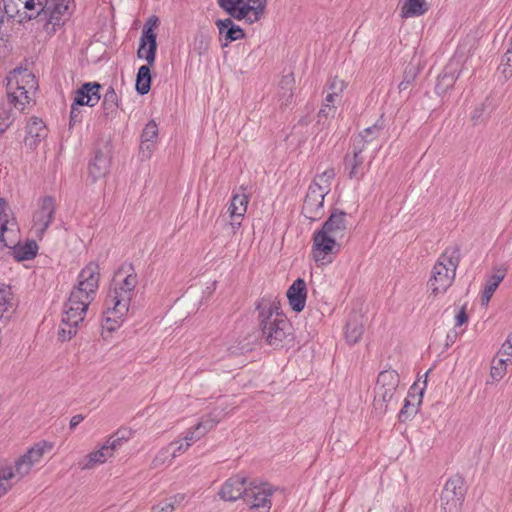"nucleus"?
Here are the masks:
<instances>
[{"label":"nucleus","instance_id":"nucleus-1","mask_svg":"<svg viewBox=\"0 0 512 512\" xmlns=\"http://www.w3.org/2000/svg\"><path fill=\"white\" fill-rule=\"evenodd\" d=\"M99 277V266L94 262H90L79 273L78 284L64 305L58 332L63 341L70 340L76 334L79 323L84 320L88 306L94 300L99 287Z\"/></svg>","mask_w":512,"mask_h":512},{"label":"nucleus","instance_id":"nucleus-2","mask_svg":"<svg viewBox=\"0 0 512 512\" xmlns=\"http://www.w3.org/2000/svg\"><path fill=\"white\" fill-rule=\"evenodd\" d=\"M138 277L132 264L125 263L114 273L105 300L102 326L108 331L120 327L129 312L132 299L136 295Z\"/></svg>","mask_w":512,"mask_h":512},{"label":"nucleus","instance_id":"nucleus-3","mask_svg":"<svg viewBox=\"0 0 512 512\" xmlns=\"http://www.w3.org/2000/svg\"><path fill=\"white\" fill-rule=\"evenodd\" d=\"M262 335L273 347H279L291 333V325L280 311V303L276 298L264 297L257 305Z\"/></svg>","mask_w":512,"mask_h":512},{"label":"nucleus","instance_id":"nucleus-4","mask_svg":"<svg viewBox=\"0 0 512 512\" xmlns=\"http://www.w3.org/2000/svg\"><path fill=\"white\" fill-rule=\"evenodd\" d=\"M26 10L29 19L40 17L48 33L55 32L62 18L70 14L73 0H18Z\"/></svg>","mask_w":512,"mask_h":512},{"label":"nucleus","instance_id":"nucleus-5","mask_svg":"<svg viewBox=\"0 0 512 512\" xmlns=\"http://www.w3.org/2000/svg\"><path fill=\"white\" fill-rule=\"evenodd\" d=\"M46 443H39L30 448L19 457L14 466L0 463V497L4 496L11 487L29 474L32 467L39 463L46 449H50Z\"/></svg>","mask_w":512,"mask_h":512},{"label":"nucleus","instance_id":"nucleus-6","mask_svg":"<svg viewBox=\"0 0 512 512\" xmlns=\"http://www.w3.org/2000/svg\"><path fill=\"white\" fill-rule=\"evenodd\" d=\"M460 262V250L451 246L444 250L434 264L428 286L434 296L444 294L453 284Z\"/></svg>","mask_w":512,"mask_h":512},{"label":"nucleus","instance_id":"nucleus-7","mask_svg":"<svg viewBox=\"0 0 512 512\" xmlns=\"http://www.w3.org/2000/svg\"><path fill=\"white\" fill-rule=\"evenodd\" d=\"M334 177V169H327L316 175L309 185L302 206V214L307 219L316 221L324 214V198L331 191Z\"/></svg>","mask_w":512,"mask_h":512},{"label":"nucleus","instance_id":"nucleus-8","mask_svg":"<svg viewBox=\"0 0 512 512\" xmlns=\"http://www.w3.org/2000/svg\"><path fill=\"white\" fill-rule=\"evenodd\" d=\"M6 80L9 102L17 109L23 110L36 91L35 76L26 68H16L8 74Z\"/></svg>","mask_w":512,"mask_h":512},{"label":"nucleus","instance_id":"nucleus-9","mask_svg":"<svg viewBox=\"0 0 512 512\" xmlns=\"http://www.w3.org/2000/svg\"><path fill=\"white\" fill-rule=\"evenodd\" d=\"M379 132L376 126L368 127L353 138L352 152L344 158V168L350 179L360 180L368 171L369 163H365L363 152L366 145L371 142Z\"/></svg>","mask_w":512,"mask_h":512},{"label":"nucleus","instance_id":"nucleus-10","mask_svg":"<svg viewBox=\"0 0 512 512\" xmlns=\"http://www.w3.org/2000/svg\"><path fill=\"white\" fill-rule=\"evenodd\" d=\"M222 411H218L217 409L205 415L201 418V420L193 427V429L189 430L183 440H179L176 442L170 443L165 448V453L171 456L169 460V464L172 459L176 456V452H183L188 449V447L195 441L202 438L206 433L212 430L222 419Z\"/></svg>","mask_w":512,"mask_h":512},{"label":"nucleus","instance_id":"nucleus-11","mask_svg":"<svg viewBox=\"0 0 512 512\" xmlns=\"http://www.w3.org/2000/svg\"><path fill=\"white\" fill-rule=\"evenodd\" d=\"M400 378L395 370H384L377 378L374 407L380 413H385L390 402L394 400Z\"/></svg>","mask_w":512,"mask_h":512},{"label":"nucleus","instance_id":"nucleus-12","mask_svg":"<svg viewBox=\"0 0 512 512\" xmlns=\"http://www.w3.org/2000/svg\"><path fill=\"white\" fill-rule=\"evenodd\" d=\"M327 88L328 92L317 114L316 121V125L322 126V128L329 126L330 121L335 117L337 112L336 104L341 101L342 93L346 88V83L335 77L328 82Z\"/></svg>","mask_w":512,"mask_h":512},{"label":"nucleus","instance_id":"nucleus-13","mask_svg":"<svg viewBox=\"0 0 512 512\" xmlns=\"http://www.w3.org/2000/svg\"><path fill=\"white\" fill-rule=\"evenodd\" d=\"M465 494L464 479L458 475L451 477L441 493L440 512H460Z\"/></svg>","mask_w":512,"mask_h":512},{"label":"nucleus","instance_id":"nucleus-14","mask_svg":"<svg viewBox=\"0 0 512 512\" xmlns=\"http://www.w3.org/2000/svg\"><path fill=\"white\" fill-rule=\"evenodd\" d=\"M312 257L319 265H327L333 261V255L341 248L340 239L318 230L313 235Z\"/></svg>","mask_w":512,"mask_h":512},{"label":"nucleus","instance_id":"nucleus-15","mask_svg":"<svg viewBox=\"0 0 512 512\" xmlns=\"http://www.w3.org/2000/svg\"><path fill=\"white\" fill-rule=\"evenodd\" d=\"M273 490L267 483L251 482L245 493V503L250 509H260V512H268L271 508V496Z\"/></svg>","mask_w":512,"mask_h":512},{"label":"nucleus","instance_id":"nucleus-16","mask_svg":"<svg viewBox=\"0 0 512 512\" xmlns=\"http://www.w3.org/2000/svg\"><path fill=\"white\" fill-rule=\"evenodd\" d=\"M55 200L50 196L40 199L38 208L33 214V230L38 236H42L54 219Z\"/></svg>","mask_w":512,"mask_h":512},{"label":"nucleus","instance_id":"nucleus-17","mask_svg":"<svg viewBox=\"0 0 512 512\" xmlns=\"http://www.w3.org/2000/svg\"><path fill=\"white\" fill-rule=\"evenodd\" d=\"M7 203L0 198V242L7 247L18 243L19 227L12 215L7 212Z\"/></svg>","mask_w":512,"mask_h":512},{"label":"nucleus","instance_id":"nucleus-18","mask_svg":"<svg viewBox=\"0 0 512 512\" xmlns=\"http://www.w3.org/2000/svg\"><path fill=\"white\" fill-rule=\"evenodd\" d=\"M157 18H150L143 29L138 48V57L144 59L148 64H152L155 60L157 49L156 35L153 33V27L156 25Z\"/></svg>","mask_w":512,"mask_h":512},{"label":"nucleus","instance_id":"nucleus-19","mask_svg":"<svg viewBox=\"0 0 512 512\" xmlns=\"http://www.w3.org/2000/svg\"><path fill=\"white\" fill-rule=\"evenodd\" d=\"M248 489L246 486V478L241 475H236L227 479L222 485L219 495L225 501H236L243 498L245 501V493Z\"/></svg>","mask_w":512,"mask_h":512},{"label":"nucleus","instance_id":"nucleus-20","mask_svg":"<svg viewBox=\"0 0 512 512\" xmlns=\"http://www.w3.org/2000/svg\"><path fill=\"white\" fill-rule=\"evenodd\" d=\"M100 88L101 85L96 82L84 83L76 90L73 102L75 105L94 107L101 99Z\"/></svg>","mask_w":512,"mask_h":512},{"label":"nucleus","instance_id":"nucleus-21","mask_svg":"<svg viewBox=\"0 0 512 512\" xmlns=\"http://www.w3.org/2000/svg\"><path fill=\"white\" fill-rule=\"evenodd\" d=\"M346 216L347 215L345 212L335 210L323 223L320 230L331 236L333 235V237L343 240L347 230Z\"/></svg>","mask_w":512,"mask_h":512},{"label":"nucleus","instance_id":"nucleus-22","mask_svg":"<svg viewBox=\"0 0 512 512\" xmlns=\"http://www.w3.org/2000/svg\"><path fill=\"white\" fill-rule=\"evenodd\" d=\"M287 298L295 312H301L306 304L307 288L303 279L298 278L287 290Z\"/></svg>","mask_w":512,"mask_h":512},{"label":"nucleus","instance_id":"nucleus-23","mask_svg":"<svg viewBox=\"0 0 512 512\" xmlns=\"http://www.w3.org/2000/svg\"><path fill=\"white\" fill-rule=\"evenodd\" d=\"M158 131V124L154 120L149 121L144 127L140 144V153L143 158H149L156 148Z\"/></svg>","mask_w":512,"mask_h":512},{"label":"nucleus","instance_id":"nucleus-24","mask_svg":"<svg viewBox=\"0 0 512 512\" xmlns=\"http://www.w3.org/2000/svg\"><path fill=\"white\" fill-rule=\"evenodd\" d=\"M507 273V268L503 265L493 268V274L486 280L482 294L481 304L487 306L499 284L503 281Z\"/></svg>","mask_w":512,"mask_h":512},{"label":"nucleus","instance_id":"nucleus-25","mask_svg":"<svg viewBox=\"0 0 512 512\" xmlns=\"http://www.w3.org/2000/svg\"><path fill=\"white\" fill-rule=\"evenodd\" d=\"M110 160L107 154L97 151L88 165V175L92 182L104 177L108 172Z\"/></svg>","mask_w":512,"mask_h":512},{"label":"nucleus","instance_id":"nucleus-26","mask_svg":"<svg viewBox=\"0 0 512 512\" xmlns=\"http://www.w3.org/2000/svg\"><path fill=\"white\" fill-rule=\"evenodd\" d=\"M27 136L25 144L34 148L44 137H46V127L44 122L38 118H32L26 127Z\"/></svg>","mask_w":512,"mask_h":512},{"label":"nucleus","instance_id":"nucleus-27","mask_svg":"<svg viewBox=\"0 0 512 512\" xmlns=\"http://www.w3.org/2000/svg\"><path fill=\"white\" fill-rule=\"evenodd\" d=\"M113 456L109 448L103 444L99 450L93 451L86 455L80 462L79 466L82 470L92 469L97 465L103 464L107 459Z\"/></svg>","mask_w":512,"mask_h":512},{"label":"nucleus","instance_id":"nucleus-28","mask_svg":"<svg viewBox=\"0 0 512 512\" xmlns=\"http://www.w3.org/2000/svg\"><path fill=\"white\" fill-rule=\"evenodd\" d=\"M216 26L219 30V34L224 36L227 41L225 45L244 37L243 30L239 26L235 25L230 18L218 19L216 21Z\"/></svg>","mask_w":512,"mask_h":512},{"label":"nucleus","instance_id":"nucleus-29","mask_svg":"<svg viewBox=\"0 0 512 512\" xmlns=\"http://www.w3.org/2000/svg\"><path fill=\"white\" fill-rule=\"evenodd\" d=\"M364 332V322L361 315L355 314L349 318L346 329L345 337L350 344L357 343Z\"/></svg>","mask_w":512,"mask_h":512},{"label":"nucleus","instance_id":"nucleus-30","mask_svg":"<svg viewBox=\"0 0 512 512\" xmlns=\"http://www.w3.org/2000/svg\"><path fill=\"white\" fill-rule=\"evenodd\" d=\"M15 301L11 287L0 284V320L9 318L14 311Z\"/></svg>","mask_w":512,"mask_h":512},{"label":"nucleus","instance_id":"nucleus-31","mask_svg":"<svg viewBox=\"0 0 512 512\" xmlns=\"http://www.w3.org/2000/svg\"><path fill=\"white\" fill-rule=\"evenodd\" d=\"M249 196L242 192L235 193L230 201L228 212L231 218H243L246 214Z\"/></svg>","mask_w":512,"mask_h":512},{"label":"nucleus","instance_id":"nucleus-32","mask_svg":"<svg viewBox=\"0 0 512 512\" xmlns=\"http://www.w3.org/2000/svg\"><path fill=\"white\" fill-rule=\"evenodd\" d=\"M428 11V4L425 0H405L401 6L400 15L402 18L419 17Z\"/></svg>","mask_w":512,"mask_h":512},{"label":"nucleus","instance_id":"nucleus-33","mask_svg":"<svg viewBox=\"0 0 512 512\" xmlns=\"http://www.w3.org/2000/svg\"><path fill=\"white\" fill-rule=\"evenodd\" d=\"M132 431L127 428L118 429L113 435H111L104 443L109 450L114 453L115 450L119 449L125 442L131 439Z\"/></svg>","mask_w":512,"mask_h":512},{"label":"nucleus","instance_id":"nucleus-34","mask_svg":"<svg viewBox=\"0 0 512 512\" xmlns=\"http://www.w3.org/2000/svg\"><path fill=\"white\" fill-rule=\"evenodd\" d=\"M151 74L150 68L147 65H143L139 68L136 77V90L139 94H147L150 90Z\"/></svg>","mask_w":512,"mask_h":512},{"label":"nucleus","instance_id":"nucleus-35","mask_svg":"<svg viewBox=\"0 0 512 512\" xmlns=\"http://www.w3.org/2000/svg\"><path fill=\"white\" fill-rule=\"evenodd\" d=\"M118 95L112 87H109L104 94L102 101V109L105 116H113L118 108Z\"/></svg>","mask_w":512,"mask_h":512},{"label":"nucleus","instance_id":"nucleus-36","mask_svg":"<svg viewBox=\"0 0 512 512\" xmlns=\"http://www.w3.org/2000/svg\"><path fill=\"white\" fill-rule=\"evenodd\" d=\"M231 16L238 20L247 19L250 23H253L259 19V17L256 15V12L253 11V8H250V4H246L244 0L240 6H238L235 11H233Z\"/></svg>","mask_w":512,"mask_h":512},{"label":"nucleus","instance_id":"nucleus-37","mask_svg":"<svg viewBox=\"0 0 512 512\" xmlns=\"http://www.w3.org/2000/svg\"><path fill=\"white\" fill-rule=\"evenodd\" d=\"M508 363H512L511 358L493 359L490 372L491 377L496 381L501 380L506 374Z\"/></svg>","mask_w":512,"mask_h":512},{"label":"nucleus","instance_id":"nucleus-38","mask_svg":"<svg viewBox=\"0 0 512 512\" xmlns=\"http://www.w3.org/2000/svg\"><path fill=\"white\" fill-rule=\"evenodd\" d=\"M37 244L34 241L27 242L24 245H19L15 250V257L20 260H30L37 253Z\"/></svg>","mask_w":512,"mask_h":512},{"label":"nucleus","instance_id":"nucleus-39","mask_svg":"<svg viewBox=\"0 0 512 512\" xmlns=\"http://www.w3.org/2000/svg\"><path fill=\"white\" fill-rule=\"evenodd\" d=\"M12 110L9 106H0V134H2L12 123Z\"/></svg>","mask_w":512,"mask_h":512},{"label":"nucleus","instance_id":"nucleus-40","mask_svg":"<svg viewBox=\"0 0 512 512\" xmlns=\"http://www.w3.org/2000/svg\"><path fill=\"white\" fill-rule=\"evenodd\" d=\"M293 83L294 78L291 74L284 76L280 82L281 89L285 90L283 93V97L286 98V102H288L292 97Z\"/></svg>","mask_w":512,"mask_h":512},{"label":"nucleus","instance_id":"nucleus-41","mask_svg":"<svg viewBox=\"0 0 512 512\" xmlns=\"http://www.w3.org/2000/svg\"><path fill=\"white\" fill-rule=\"evenodd\" d=\"M417 413V406L415 404H411L409 399H405V403L403 408L400 411L399 417L401 420H405L413 414Z\"/></svg>","mask_w":512,"mask_h":512},{"label":"nucleus","instance_id":"nucleus-42","mask_svg":"<svg viewBox=\"0 0 512 512\" xmlns=\"http://www.w3.org/2000/svg\"><path fill=\"white\" fill-rule=\"evenodd\" d=\"M243 0H219V6L228 12L230 15L233 14V11L240 6Z\"/></svg>","mask_w":512,"mask_h":512},{"label":"nucleus","instance_id":"nucleus-43","mask_svg":"<svg viewBox=\"0 0 512 512\" xmlns=\"http://www.w3.org/2000/svg\"><path fill=\"white\" fill-rule=\"evenodd\" d=\"M80 105H75V102L71 105V111H70V125H74L76 123L81 122L82 115L81 110L79 108Z\"/></svg>","mask_w":512,"mask_h":512},{"label":"nucleus","instance_id":"nucleus-44","mask_svg":"<svg viewBox=\"0 0 512 512\" xmlns=\"http://www.w3.org/2000/svg\"><path fill=\"white\" fill-rule=\"evenodd\" d=\"M454 84V78L453 76L448 75L447 73H444L439 77L438 83L436 85V90L440 91L442 90V85H445L446 87H450Z\"/></svg>","mask_w":512,"mask_h":512},{"label":"nucleus","instance_id":"nucleus-45","mask_svg":"<svg viewBox=\"0 0 512 512\" xmlns=\"http://www.w3.org/2000/svg\"><path fill=\"white\" fill-rule=\"evenodd\" d=\"M246 4H250V8H253L256 15L260 17L261 12L265 8L266 0H247Z\"/></svg>","mask_w":512,"mask_h":512},{"label":"nucleus","instance_id":"nucleus-46","mask_svg":"<svg viewBox=\"0 0 512 512\" xmlns=\"http://www.w3.org/2000/svg\"><path fill=\"white\" fill-rule=\"evenodd\" d=\"M468 321L466 307L463 306L455 316V327H460Z\"/></svg>","mask_w":512,"mask_h":512},{"label":"nucleus","instance_id":"nucleus-47","mask_svg":"<svg viewBox=\"0 0 512 512\" xmlns=\"http://www.w3.org/2000/svg\"><path fill=\"white\" fill-rule=\"evenodd\" d=\"M500 354L506 355L507 358L512 360V336L509 337L503 344L499 351Z\"/></svg>","mask_w":512,"mask_h":512},{"label":"nucleus","instance_id":"nucleus-48","mask_svg":"<svg viewBox=\"0 0 512 512\" xmlns=\"http://www.w3.org/2000/svg\"><path fill=\"white\" fill-rule=\"evenodd\" d=\"M84 420V416L82 414L74 415L69 423V427L71 430H74L82 421Z\"/></svg>","mask_w":512,"mask_h":512},{"label":"nucleus","instance_id":"nucleus-49","mask_svg":"<svg viewBox=\"0 0 512 512\" xmlns=\"http://www.w3.org/2000/svg\"><path fill=\"white\" fill-rule=\"evenodd\" d=\"M239 218H232V221L228 224V228L230 229L232 234H236V232L241 227V221Z\"/></svg>","mask_w":512,"mask_h":512},{"label":"nucleus","instance_id":"nucleus-50","mask_svg":"<svg viewBox=\"0 0 512 512\" xmlns=\"http://www.w3.org/2000/svg\"><path fill=\"white\" fill-rule=\"evenodd\" d=\"M511 48H509L505 54L506 64L512 67V35L510 39Z\"/></svg>","mask_w":512,"mask_h":512},{"label":"nucleus","instance_id":"nucleus-51","mask_svg":"<svg viewBox=\"0 0 512 512\" xmlns=\"http://www.w3.org/2000/svg\"><path fill=\"white\" fill-rule=\"evenodd\" d=\"M412 80H413V77H411V78H407V77H405V78H404V80H402V81L399 83V90H400V91H402V90H406V89L410 86V84H411Z\"/></svg>","mask_w":512,"mask_h":512},{"label":"nucleus","instance_id":"nucleus-52","mask_svg":"<svg viewBox=\"0 0 512 512\" xmlns=\"http://www.w3.org/2000/svg\"><path fill=\"white\" fill-rule=\"evenodd\" d=\"M426 380L424 381V386H426ZM424 389L425 387L421 388L420 391H419V396L418 398L416 399L417 400V405H420L421 401H422V397H423V394H424Z\"/></svg>","mask_w":512,"mask_h":512},{"label":"nucleus","instance_id":"nucleus-53","mask_svg":"<svg viewBox=\"0 0 512 512\" xmlns=\"http://www.w3.org/2000/svg\"><path fill=\"white\" fill-rule=\"evenodd\" d=\"M173 509H174L173 504L168 503L165 507H162V512H168V510L172 511Z\"/></svg>","mask_w":512,"mask_h":512},{"label":"nucleus","instance_id":"nucleus-54","mask_svg":"<svg viewBox=\"0 0 512 512\" xmlns=\"http://www.w3.org/2000/svg\"><path fill=\"white\" fill-rule=\"evenodd\" d=\"M415 386H416L415 384L413 386H411L410 391H409V397H413L416 399L415 395L412 394V391L415 389Z\"/></svg>","mask_w":512,"mask_h":512}]
</instances>
